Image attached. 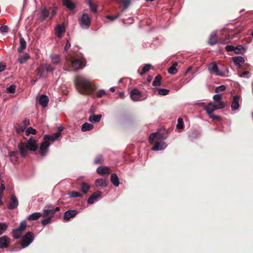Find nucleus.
<instances>
[{
    "mask_svg": "<svg viewBox=\"0 0 253 253\" xmlns=\"http://www.w3.org/2000/svg\"><path fill=\"white\" fill-rule=\"evenodd\" d=\"M225 48L226 51L227 52H231V51L234 52L235 47L233 45H227V46H226Z\"/></svg>",
    "mask_w": 253,
    "mask_h": 253,
    "instance_id": "62",
    "label": "nucleus"
},
{
    "mask_svg": "<svg viewBox=\"0 0 253 253\" xmlns=\"http://www.w3.org/2000/svg\"><path fill=\"white\" fill-rule=\"evenodd\" d=\"M15 129L16 133L20 134L25 130L26 127L22 124H17L15 127Z\"/></svg>",
    "mask_w": 253,
    "mask_h": 253,
    "instance_id": "40",
    "label": "nucleus"
},
{
    "mask_svg": "<svg viewBox=\"0 0 253 253\" xmlns=\"http://www.w3.org/2000/svg\"><path fill=\"white\" fill-rule=\"evenodd\" d=\"M77 214L76 210H68L66 211L64 214V220L65 221L69 220L71 218L75 217Z\"/></svg>",
    "mask_w": 253,
    "mask_h": 253,
    "instance_id": "14",
    "label": "nucleus"
},
{
    "mask_svg": "<svg viewBox=\"0 0 253 253\" xmlns=\"http://www.w3.org/2000/svg\"><path fill=\"white\" fill-rule=\"evenodd\" d=\"M51 62L54 65H59L61 63V58L59 55L53 54L50 56Z\"/></svg>",
    "mask_w": 253,
    "mask_h": 253,
    "instance_id": "23",
    "label": "nucleus"
},
{
    "mask_svg": "<svg viewBox=\"0 0 253 253\" xmlns=\"http://www.w3.org/2000/svg\"><path fill=\"white\" fill-rule=\"evenodd\" d=\"M30 56L29 54L27 53H26L20 55L18 59V61L20 64H24L30 58Z\"/></svg>",
    "mask_w": 253,
    "mask_h": 253,
    "instance_id": "27",
    "label": "nucleus"
},
{
    "mask_svg": "<svg viewBox=\"0 0 253 253\" xmlns=\"http://www.w3.org/2000/svg\"><path fill=\"white\" fill-rule=\"evenodd\" d=\"M226 89V87L224 85H220L217 87L215 89V92L216 93H219L220 92L224 91Z\"/></svg>",
    "mask_w": 253,
    "mask_h": 253,
    "instance_id": "56",
    "label": "nucleus"
},
{
    "mask_svg": "<svg viewBox=\"0 0 253 253\" xmlns=\"http://www.w3.org/2000/svg\"><path fill=\"white\" fill-rule=\"evenodd\" d=\"M8 27L6 25H3L0 27V32L2 33H8Z\"/></svg>",
    "mask_w": 253,
    "mask_h": 253,
    "instance_id": "58",
    "label": "nucleus"
},
{
    "mask_svg": "<svg viewBox=\"0 0 253 253\" xmlns=\"http://www.w3.org/2000/svg\"><path fill=\"white\" fill-rule=\"evenodd\" d=\"M166 146L165 142H156L152 148V150L155 151L162 150L166 147Z\"/></svg>",
    "mask_w": 253,
    "mask_h": 253,
    "instance_id": "17",
    "label": "nucleus"
},
{
    "mask_svg": "<svg viewBox=\"0 0 253 253\" xmlns=\"http://www.w3.org/2000/svg\"><path fill=\"white\" fill-rule=\"evenodd\" d=\"M34 240V234L32 232H27L21 239V245L22 248L29 246Z\"/></svg>",
    "mask_w": 253,
    "mask_h": 253,
    "instance_id": "6",
    "label": "nucleus"
},
{
    "mask_svg": "<svg viewBox=\"0 0 253 253\" xmlns=\"http://www.w3.org/2000/svg\"><path fill=\"white\" fill-rule=\"evenodd\" d=\"M43 66L47 72H52L54 70V68L49 64L46 63Z\"/></svg>",
    "mask_w": 253,
    "mask_h": 253,
    "instance_id": "53",
    "label": "nucleus"
},
{
    "mask_svg": "<svg viewBox=\"0 0 253 253\" xmlns=\"http://www.w3.org/2000/svg\"><path fill=\"white\" fill-rule=\"evenodd\" d=\"M51 217H46L44 219L42 220L41 223L42 225H46L47 224H49L51 223Z\"/></svg>",
    "mask_w": 253,
    "mask_h": 253,
    "instance_id": "46",
    "label": "nucleus"
},
{
    "mask_svg": "<svg viewBox=\"0 0 253 253\" xmlns=\"http://www.w3.org/2000/svg\"><path fill=\"white\" fill-rule=\"evenodd\" d=\"M10 239L6 236L0 237V248H7L10 243Z\"/></svg>",
    "mask_w": 253,
    "mask_h": 253,
    "instance_id": "15",
    "label": "nucleus"
},
{
    "mask_svg": "<svg viewBox=\"0 0 253 253\" xmlns=\"http://www.w3.org/2000/svg\"><path fill=\"white\" fill-rule=\"evenodd\" d=\"M245 48L242 45H238L236 47H235L234 52L236 54H241L245 51Z\"/></svg>",
    "mask_w": 253,
    "mask_h": 253,
    "instance_id": "38",
    "label": "nucleus"
},
{
    "mask_svg": "<svg viewBox=\"0 0 253 253\" xmlns=\"http://www.w3.org/2000/svg\"><path fill=\"white\" fill-rule=\"evenodd\" d=\"M101 192L97 191L94 192L88 199L87 203L89 204H92L94 201L101 196Z\"/></svg>",
    "mask_w": 253,
    "mask_h": 253,
    "instance_id": "16",
    "label": "nucleus"
},
{
    "mask_svg": "<svg viewBox=\"0 0 253 253\" xmlns=\"http://www.w3.org/2000/svg\"><path fill=\"white\" fill-rule=\"evenodd\" d=\"M8 225L5 223L0 222V235L2 234L7 229Z\"/></svg>",
    "mask_w": 253,
    "mask_h": 253,
    "instance_id": "42",
    "label": "nucleus"
},
{
    "mask_svg": "<svg viewBox=\"0 0 253 253\" xmlns=\"http://www.w3.org/2000/svg\"><path fill=\"white\" fill-rule=\"evenodd\" d=\"M57 7L56 6H54V7H50L49 9V12H50V19L52 18L56 13V11H57Z\"/></svg>",
    "mask_w": 253,
    "mask_h": 253,
    "instance_id": "48",
    "label": "nucleus"
},
{
    "mask_svg": "<svg viewBox=\"0 0 253 253\" xmlns=\"http://www.w3.org/2000/svg\"><path fill=\"white\" fill-rule=\"evenodd\" d=\"M101 117H102L101 115H92L90 116V117L88 119V120H89V121H90L91 122L98 123V122H100Z\"/></svg>",
    "mask_w": 253,
    "mask_h": 253,
    "instance_id": "29",
    "label": "nucleus"
},
{
    "mask_svg": "<svg viewBox=\"0 0 253 253\" xmlns=\"http://www.w3.org/2000/svg\"><path fill=\"white\" fill-rule=\"evenodd\" d=\"M209 116L210 118H211L213 120H216L217 121H221V119L220 117H219V116H217V115H215L213 114V113L209 115Z\"/></svg>",
    "mask_w": 253,
    "mask_h": 253,
    "instance_id": "60",
    "label": "nucleus"
},
{
    "mask_svg": "<svg viewBox=\"0 0 253 253\" xmlns=\"http://www.w3.org/2000/svg\"><path fill=\"white\" fill-rule=\"evenodd\" d=\"M30 120L29 119H25L24 120V121H23V126H25V127H26L29 125H30Z\"/></svg>",
    "mask_w": 253,
    "mask_h": 253,
    "instance_id": "64",
    "label": "nucleus"
},
{
    "mask_svg": "<svg viewBox=\"0 0 253 253\" xmlns=\"http://www.w3.org/2000/svg\"><path fill=\"white\" fill-rule=\"evenodd\" d=\"M60 210L59 207H56L55 209L52 205H48L45 207L42 213L43 217H51L52 218L56 212L59 211Z\"/></svg>",
    "mask_w": 253,
    "mask_h": 253,
    "instance_id": "5",
    "label": "nucleus"
},
{
    "mask_svg": "<svg viewBox=\"0 0 253 253\" xmlns=\"http://www.w3.org/2000/svg\"><path fill=\"white\" fill-rule=\"evenodd\" d=\"M208 67V70L212 74H214L217 76H223L224 75L223 73L219 71L217 64L215 62H213L210 63Z\"/></svg>",
    "mask_w": 253,
    "mask_h": 253,
    "instance_id": "8",
    "label": "nucleus"
},
{
    "mask_svg": "<svg viewBox=\"0 0 253 253\" xmlns=\"http://www.w3.org/2000/svg\"><path fill=\"white\" fill-rule=\"evenodd\" d=\"M232 59L234 64L237 66H240L241 64H243L245 62L244 58L241 56L233 57Z\"/></svg>",
    "mask_w": 253,
    "mask_h": 253,
    "instance_id": "25",
    "label": "nucleus"
},
{
    "mask_svg": "<svg viewBox=\"0 0 253 253\" xmlns=\"http://www.w3.org/2000/svg\"><path fill=\"white\" fill-rule=\"evenodd\" d=\"M87 3L91 11L93 13H95L97 11L96 5L92 2V0H88Z\"/></svg>",
    "mask_w": 253,
    "mask_h": 253,
    "instance_id": "37",
    "label": "nucleus"
},
{
    "mask_svg": "<svg viewBox=\"0 0 253 253\" xmlns=\"http://www.w3.org/2000/svg\"><path fill=\"white\" fill-rule=\"evenodd\" d=\"M250 75H251V74H250V73L249 72H248V71H244V72L241 73V74L240 75V76L241 77L248 78L250 77Z\"/></svg>",
    "mask_w": 253,
    "mask_h": 253,
    "instance_id": "63",
    "label": "nucleus"
},
{
    "mask_svg": "<svg viewBox=\"0 0 253 253\" xmlns=\"http://www.w3.org/2000/svg\"><path fill=\"white\" fill-rule=\"evenodd\" d=\"M16 86L14 84L10 85L6 88L7 91L10 93H13L15 92Z\"/></svg>",
    "mask_w": 253,
    "mask_h": 253,
    "instance_id": "54",
    "label": "nucleus"
},
{
    "mask_svg": "<svg viewBox=\"0 0 253 253\" xmlns=\"http://www.w3.org/2000/svg\"><path fill=\"white\" fill-rule=\"evenodd\" d=\"M45 69L43 65L40 66L38 68H37V70L38 72V75L40 76V78H43L45 77Z\"/></svg>",
    "mask_w": 253,
    "mask_h": 253,
    "instance_id": "33",
    "label": "nucleus"
},
{
    "mask_svg": "<svg viewBox=\"0 0 253 253\" xmlns=\"http://www.w3.org/2000/svg\"><path fill=\"white\" fill-rule=\"evenodd\" d=\"M42 216V213L40 212H34L29 215L27 219L29 221L36 220Z\"/></svg>",
    "mask_w": 253,
    "mask_h": 253,
    "instance_id": "26",
    "label": "nucleus"
},
{
    "mask_svg": "<svg viewBox=\"0 0 253 253\" xmlns=\"http://www.w3.org/2000/svg\"><path fill=\"white\" fill-rule=\"evenodd\" d=\"M120 16V13H119L117 14L113 15H107L106 16V18L111 21H114L115 19H117Z\"/></svg>",
    "mask_w": 253,
    "mask_h": 253,
    "instance_id": "55",
    "label": "nucleus"
},
{
    "mask_svg": "<svg viewBox=\"0 0 253 253\" xmlns=\"http://www.w3.org/2000/svg\"><path fill=\"white\" fill-rule=\"evenodd\" d=\"M239 96L235 95L233 98V100L231 104V108L233 110H237L239 107Z\"/></svg>",
    "mask_w": 253,
    "mask_h": 253,
    "instance_id": "21",
    "label": "nucleus"
},
{
    "mask_svg": "<svg viewBox=\"0 0 253 253\" xmlns=\"http://www.w3.org/2000/svg\"><path fill=\"white\" fill-rule=\"evenodd\" d=\"M151 65L150 64H146L142 69V72L140 73V75H142L144 73L148 72L150 69Z\"/></svg>",
    "mask_w": 253,
    "mask_h": 253,
    "instance_id": "57",
    "label": "nucleus"
},
{
    "mask_svg": "<svg viewBox=\"0 0 253 253\" xmlns=\"http://www.w3.org/2000/svg\"><path fill=\"white\" fill-rule=\"evenodd\" d=\"M198 136V132L196 130H192L188 133V137L191 139H192L193 138H195Z\"/></svg>",
    "mask_w": 253,
    "mask_h": 253,
    "instance_id": "50",
    "label": "nucleus"
},
{
    "mask_svg": "<svg viewBox=\"0 0 253 253\" xmlns=\"http://www.w3.org/2000/svg\"><path fill=\"white\" fill-rule=\"evenodd\" d=\"M26 42L23 38L21 37L20 38V45L17 49L19 53H21L26 47Z\"/></svg>",
    "mask_w": 253,
    "mask_h": 253,
    "instance_id": "22",
    "label": "nucleus"
},
{
    "mask_svg": "<svg viewBox=\"0 0 253 253\" xmlns=\"http://www.w3.org/2000/svg\"><path fill=\"white\" fill-rule=\"evenodd\" d=\"M26 225V222L25 221H23L20 223V226L16 229L22 232L25 229Z\"/></svg>",
    "mask_w": 253,
    "mask_h": 253,
    "instance_id": "51",
    "label": "nucleus"
},
{
    "mask_svg": "<svg viewBox=\"0 0 253 253\" xmlns=\"http://www.w3.org/2000/svg\"><path fill=\"white\" fill-rule=\"evenodd\" d=\"M213 99L214 101L215 104H220V103H225L222 101V96L220 94H217L213 96Z\"/></svg>",
    "mask_w": 253,
    "mask_h": 253,
    "instance_id": "34",
    "label": "nucleus"
},
{
    "mask_svg": "<svg viewBox=\"0 0 253 253\" xmlns=\"http://www.w3.org/2000/svg\"><path fill=\"white\" fill-rule=\"evenodd\" d=\"M120 2L122 3L125 9L127 8L130 4V0H120Z\"/></svg>",
    "mask_w": 253,
    "mask_h": 253,
    "instance_id": "52",
    "label": "nucleus"
},
{
    "mask_svg": "<svg viewBox=\"0 0 253 253\" xmlns=\"http://www.w3.org/2000/svg\"><path fill=\"white\" fill-rule=\"evenodd\" d=\"M162 77L161 75H158L155 77L154 80L152 83L154 86H159L161 85Z\"/></svg>",
    "mask_w": 253,
    "mask_h": 253,
    "instance_id": "31",
    "label": "nucleus"
},
{
    "mask_svg": "<svg viewBox=\"0 0 253 253\" xmlns=\"http://www.w3.org/2000/svg\"><path fill=\"white\" fill-rule=\"evenodd\" d=\"M217 42V36L216 33H212L209 38V43L211 45H214Z\"/></svg>",
    "mask_w": 253,
    "mask_h": 253,
    "instance_id": "24",
    "label": "nucleus"
},
{
    "mask_svg": "<svg viewBox=\"0 0 253 253\" xmlns=\"http://www.w3.org/2000/svg\"><path fill=\"white\" fill-rule=\"evenodd\" d=\"M49 102L48 97L45 95H42L39 99V102L41 105L43 107H45L47 106Z\"/></svg>",
    "mask_w": 253,
    "mask_h": 253,
    "instance_id": "18",
    "label": "nucleus"
},
{
    "mask_svg": "<svg viewBox=\"0 0 253 253\" xmlns=\"http://www.w3.org/2000/svg\"><path fill=\"white\" fill-rule=\"evenodd\" d=\"M55 34L57 37L61 38L62 34L65 32V28L63 24H58L55 28Z\"/></svg>",
    "mask_w": 253,
    "mask_h": 253,
    "instance_id": "13",
    "label": "nucleus"
},
{
    "mask_svg": "<svg viewBox=\"0 0 253 253\" xmlns=\"http://www.w3.org/2000/svg\"><path fill=\"white\" fill-rule=\"evenodd\" d=\"M37 140L33 137H31L29 140H27L26 145L25 143L21 142L18 145V148L22 157H25L29 149L32 151H35L37 150L38 146L37 144Z\"/></svg>",
    "mask_w": 253,
    "mask_h": 253,
    "instance_id": "3",
    "label": "nucleus"
},
{
    "mask_svg": "<svg viewBox=\"0 0 253 253\" xmlns=\"http://www.w3.org/2000/svg\"><path fill=\"white\" fill-rule=\"evenodd\" d=\"M9 156L11 158V161L13 162L16 161L17 160V155H18V152H10L9 153Z\"/></svg>",
    "mask_w": 253,
    "mask_h": 253,
    "instance_id": "44",
    "label": "nucleus"
},
{
    "mask_svg": "<svg viewBox=\"0 0 253 253\" xmlns=\"http://www.w3.org/2000/svg\"><path fill=\"white\" fill-rule=\"evenodd\" d=\"M69 195L70 197L72 198H76V197H82V194L79 192L77 191H71L69 193Z\"/></svg>",
    "mask_w": 253,
    "mask_h": 253,
    "instance_id": "45",
    "label": "nucleus"
},
{
    "mask_svg": "<svg viewBox=\"0 0 253 253\" xmlns=\"http://www.w3.org/2000/svg\"><path fill=\"white\" fill-rule=\"evenodd\" d=\"M157 133H152L150 134L149 138V140L150 143H152L154 139L157 137Z\"/></svg>",
    "mask_w": 253,
    "mask_h": 253,
    "instance_id": "61",
    "label": "nucleus"
},
{
    "mask_svg": "<svg viewBox=\"0 0 253 253\" xmlns=\"http://www.w3.org/2000/svg\"><path fill=\"white\" fill-rule=\"evenodd\" d=\"M225 107V103H220V104H213L212 103H209L206 107L205 109L208 115L212 114V112L217 109H223Z\"/></svg>",
    "mask_w": 253,
    "mask_h": 253,
    "instance_id": "7",
    "label": "nucleus"
},
{
    "mask_svg": "<svg viewBox=\"0 0 253 253\" xmlns=\"http://www.w3.org/2000/svg\"><path fill=\"white\" fill-rule=\"evenodd\" d=\"M177 65L178 63L177 62H174L172 66L169 68L168 73L171 75H175L177 72V69L176 68Z\"/></svg>",
    "mask_w": 253,
    "mask_h": 253,
    "instance_id": "30",
    "label": "nucleus"
},
{
    "mask_svg": "<svg viewBox=\"0 0 253 253\" xmlns=\"http://www.w3.org/2000/svg\"><path fill=\"white\" fill-rule=\"evenodd\" d=\"M97 172L100 174H108L109 173V168L107 167L100 166L97 169Z\"/></svg>",
    "mask_w": 253,
    "mask_h": 253,
    "instance_id": "20",
    "label": "nucleus"
},
{
    "mask_svg": "<svg viewBox=\"0 0 253 253\" xmlns=\"http://www.w3.org/2000/svg\"><path fill=\"white\" fill-rule=\"evenodd\" d=\"M59 130L58 132L53 133L52 135H45L43 136V141L41 143L40 147V154L42 156H44L47 151V148L49 146V141H54L59 137L61 135V131Z\"/></svg>",
    "mask_w": 253,
    "mask_h": 253,
    "instance_id": "4",
    "label": "nucleus"
},
{
    "mask_svg": "<svg viewBox=\"0 0 253 253\" xmlns=\"http://www.w3.org/2000/svg\"><path fill=\"white\" fill-rule=\"evenodd\" d=\"M158 90V93L160 95H168L169 92V90L164 88L157 89Z\"/></svg>",
    "mask_w": 253,
    "mask_h": 253,
    "instance_id": "43",
    "label": "nucleus"
},
{
    "mask_svg": "<svg viewBox=\"0 0 253 253\" xmlns=\"http://www.w3.org/2000/svg\"><path fill=\"white\" fill-rule=\"evenodd\" d=\"M67 62H70L73 70H78L83 69L86 64L85 60L80 53L74 52L68 54L66 57Z\"/></svg>",
    "mask_w": 253,
    "mask_h": 253,
    "instance_id": "1",
    "label": "nucleus"
},
{
    "mask_svg": "<svg viewBox=\"0 0 253 253\" xmlns=\"http://www.w3.org/2000/svg\"><path fill=\"white\" fill-rule=\"evenodd\" d=\"M95 184L96 186H100L102 188L107 186L105 181L101 178H98L96 180Z\"/></svg>",
    "mask_w": 253,
    "mask_h": 253,
    "instance_id": "35",
    "label": "nucleus"
},
{
    "mask_svg": "<svg viewBox=\"0 0 253 253\" xmlns=\"http://www.w3.org/2000/svg\"><path fill=\"white\" fill-rule=\"evenodd\" d=\"M50 12L49 9L46 7H43L41 9V11L39 16V20L41 22H43L46 18H50Z\"/></svg>",
    "mask_w": 253,
    "mask_h": 253,
    "instance_id": "10",
    "label": "nucleus"
},
{
    "mask_svg": "<svg viewBox=\"0 0 253 253\" xmlns=\"http://www.w3.org/2000/svg\"><path fill=\"white\" fill-rule=\"evenodd\" d=\"M106 94V92L104 89H100L96 93V96L98 98L102 97Z\"/></svg>",
    "mask_w": 253,
    "mask_h": 253,
    "instance_id": "59",
    "label": "nucleus"
},
{
    "mask_svg": "<svg viewBox=\"0 0 253 253\" xmlns=\"http://www.w3.org/2000/svg\"><path fill=\"white\" fill-rule=\"evenodd\" d=\"M63 4L70 10H73L75 8V4L71 0H62Z\"/></svg>",
    "mask_w": 253,
    "mask_h": 253,
    "instance_id": "19",
    "label": "nucleus"
},
{
    "mask_svg": "<svg viewBox=\"0 0 253 253\" xmlns=\"http://www.w3.org/2000/svg\"><path fill=\"white\" fill-rule=\"evenodd\" d=\"M93 127V126L91 124L85 123L82 126V130L83 131H86L91 130Z\"/></svg>",
    "mask_w": 253,
    "mask_h": 253,
    "instance_id": "32",
    "label": "nucleus"
},
{
    "mask_svg": "<svg viewBox=\"0 0 253 253\" xmlns=\"http://www.w3.org/2000/svg\"><path fill=\"white\" fill-rule=\"evenodd\" d=\"M104 162V159L103 158V156L101 155H99L97 156L94 160V163L95 164H102Z\"/></svg>",
    "mask_w": 253,
    "mask_h": 253,
    "instance_id": "39",
    "label": "nucleus"
},
{
    "mask_svg": "<svg viewBox=\"0 0 253 253\" xmlns=\"http://www.w3.org/2000/svg\"><path fill=\"white\" fill-rule=\"evenodd\" d=\"M75 84L78 91L83 94H89L93 91L91 82L82 77H77Z\"/></svg>",
    "mask_w": 253,
    "mask_h": 253,
    "instance_id": "2",
    "label": "nucleus"
},
{
    "mask_svg": "<svg viewBox=\"0 0 253 253\" xmlns=\"http://www.w3.org/2000/svg\"><path fill=\"white\" fill-rule=\"evenodd\" d=\"M18 205V201L16 197L14 195H12L11 197L9 204L7 207L9 210H13L17 208Z\"/></svg>",
    "mask_w": 253,
    "mask_h": 253,
    "instance_id": "11",
    "label": "nucleus"
},
{
    "mask_svg": "<svg viewBox=\"0 0 253 253\" xmlns=\"http://www.w3.org/2000/svg\"><path fill=\"white\" fill-rule=\"evenodd\" d=\"M90 189V186L84 182H82L81 190L84 194H86Z\"/></svg>",
    "mask_w": 253,
    "mask_h": 253,
    "instance_id": "36",
    "label": "nucleus"
},
{
    "mask_svg": "<svg viewBox=\"0 0 253 253\" xmlns=\"http://www.w3.org/2000/svg\"><path fill=\"white\" fill-rule=\"evenodd\" d=\"M184 127V124L183 119L181 118H179L177 120V124L176 125L177 128L182 129Z\"/></svg>",
    "mask_w": 253,
    "mask_h": 253,
    "instance_id": "49",
    "label": "nucleus"
},
{
    "mask_svg": "<svg viewBox=\"0 0 253 253\" xmlns=\"http://www.w3.org/2000/svg\"><path fill=\"white\" fill-rule=\"evenodd\" d=\"M21 231L17 229L13 230V237L15 239H18L21 236Z\"/></svg>",
    "mask_w": 253,
    "mask_h": 253,
    "instance_id": "47",
    "label": "nucleus"
},
{
    "mask_svg": "<svg viewBox=\"0 0 253 253\" xmlns=\"http://www.w3.org/2000/svg\"><path fill=\"white\" fill-rule=\"evenodd\" d=\"M36 133L37 130L36 129H34L32 127H28L25 131V134L26 136H29L31 134L35 135Z\"/></svg>",
    "mask_w": 253,
    "mask_h": 253,
    "instance_id": "41",
    "label": "nucleus"
},
{
    "mask_svg": "<svg viewBox=\"0 0 253 253\" xmlns=\"http://www.w3.org/2000/svg\"><path fill=\"white\" fill-rule=\"evenodd\" d=\"M130 96L132 100L137 101L140 99L141 93L138 89L134 88L131 91Z\"/></svg>",
    "mask_w": 253,
    "mask_h": 253,
    "instance_id": "12",
    "label": "nucleus"
},
{
    "mask_svg": "<svg viewBox=\"0 0 253 253\" xmlns=\"http://www.w3.org/2000/svg\"><path fill=\"white\" fill-rule=\"evenodd\" d=\"M79 22L82 28H87L90 26L91 21L88 15L86 13H83Z\"/></svg>",
    "mask_w": 253,
    "mask_h": 253,
    "instance_id": "9",
    "label": "nucleus"
},
{
    "mask_svg": "<svg viewBox=\"0 0 253 253\" xmlns=\"http://www.w3.org/2000/svg\"><path fill=\"white\" fill-rule=\"evenodd\" d=\"M110 180L114 186H118L119 185V179L116 174L112 173L111 175Z\"/></svg>",
    "mask_w": 253,
    "mask_h": 253,
    "instance_id": "28",
    "label": "nucleus"
}]
</instances>
